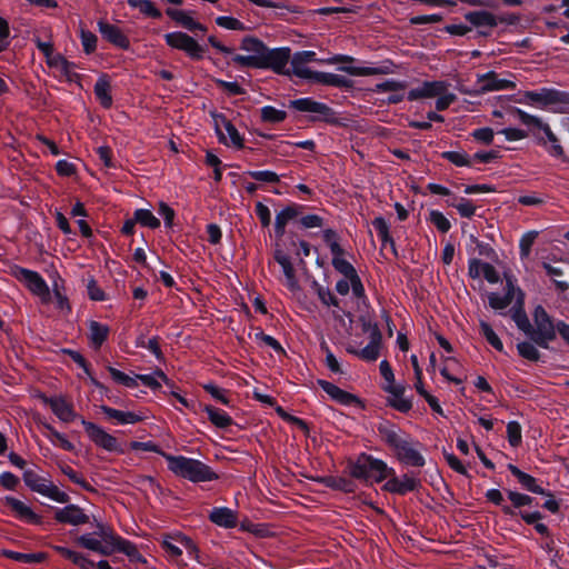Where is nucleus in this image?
Masks as SVG:
<instances>
[{
  "label": "nucleus",
  "instance_id": "6",
  "mask_svg": "<svg viewBox=\"0 0 569 569\" xmlns=\"http://www.w3.org/2000/svg\"><path fill=\"white\" fill-rule=\"evenodd\" d=\"M386 441L393 448L397 459L406 465L422 467L425 465L423 457L408 442L400 438V436L392 431H386Z\"/></svg>",
  "mask_w": 569,
  "mask_h": 569
},
{
  "label": "nucleus",
  "instance_id": "46",
  "mask_svg": "<svg viewBox=\"0 0 569 569\" xmlns=\"http://www.w3.org/2000/svg\"><path fill=\"white\" fill-rule=\"evenodd\" d=\"M519 355L530 361H538L540 353L537 348L530 342H521L517 346Z\"/></svg>",
  "mask_w": 569,
  "mask_h": 569
},
{
  "label": "nucleus",
  "instance_id": "51",
  "mask_svg": "<svg viewBox=\"0 0 569 569\" xmlns=\"http://www.w3.org/2000/svg\"><path fill=\"white\" fill-rule=\"evenodd\" d=\"M138 9L141 13H143L147 17L153 18V19H161L162 13L159 9L156 8L152 1L150 0H141L140 4L138 6Z\"/></svg>",
  "mask_w": 569,
  "mask_h": 569
},
{
  "label": "nucleus",
  "instance_id": "25",
  "mask_svg": "<svg viewBox=\"0 0 569 569\" xmlns=\"http://www.w3.org/2000/svg\"><path fill=\"white\" fill-rule=\"evenodd\" d=\"M523 306V293L518 290V297L516 301V306L512 309V319L517 323L518 328L522 330L526 335L531 333V323L522 308Z\"/></svg>",
  "mask_w": 569,
  "mask_h": 569
},
{
  "label": "nucleus",
  "instance_id": "14",
  "mask_svg": "<svg viewBox=\"0 0 569 569\" xmlns=\"http://www.w3.org/2000/svg\"><path fill=\"white\" fill-rule=\"evenodd\" d=\"M98 30L101 37L111 44L120 48L128 49L130 47L129 38L121 31V29L108 21L100 19L98 21Z\"/></svg>",
  "mask_w": 569,
  "mask_h": 569
},
{
  "label": "nucleus",
  "instance_id": "16",
  "mask_svg": "<svg viewBox=\"0 0 569 569\" xmlns=\"http://www.w3.org/2000/svg\"><path fill=\"white\" fill-rule=\"evenodd\" d=\"M20 273L26 280L29 290L33 295L38 296L42 303H49L51 301L50 289L37 272L28 269H21Z\"/></svg>",
  "mask_w": 569,
  "mask_h": 569
},
{
  "label": "nucleus",
  "instance_id": "34",
  "mask_svg": "<svg viewBox=\"0 0 569 569\" xmlns=\"http://www.w3.org/2000/svg\"><path fill=\"white\" fill-rule=\"evenodd\" d=\"M101 410L112 419L118 420L120 423H136L142 420V418L133 412H123L120 410L112 409L107 406H101Z\"/></svg>",
  "mask_w": 569,
  "mask_h": 569
},
{
  "label": "nucleus",
  "instance_id": "52",
  "mask_svg": "<svg viewBox=\"0 0 569 569\" xmlns=\"http://www.w3.org/2000/svg\"><path fill=\"white\" fill-rule=\"evenodd\" d=\"M443 19L441 13H432V14H422V16H415L410 18V23L412 26H421V24H428V23H437L440 22Z\"/></svg>",
  "mask_w": 569,
  "mask_h": 569
},
{
  "label": "nucleus",
  "instance_id": "58",
  "mask_svg": "<svg viewBox=\"0 0 569 569\" xmlns=\"http://www.w3.org/2000/svg\"><path fill=\"white\" fill-rule=\"evenodd\" d=\"M249 174L258 181L277 183L279 182V176L271 171H251Z\"/></svg>",
  "mask_w": 569,
  "mask_h": 569
},
{
  "label": "nucleus",
  "instance_id": "27",
  "mask_svg": "<svg viewBox=\"0 0 569 569\" xmlns=\"http://www.w3.org/2000/svg\"><path fill=\"white\" fill-rule=\"evenodd\" d=\"M319 386L335 400L348 405L353 401H357V397L340 389L336 385L328 382L326 380H319Z\"/></svg>",
  "mask_w": 569,
  "mask_h": 569
},
{
  "label": "nucleus",
  "instance_id": "31",
  "mask_svg": "<svg viewBox=\"0 0 569 569\" xmlns=\"http://www.w3.org/2000/svg\"><path fill=\"white\" fill-rule=\"evenodd\" d=\"M509 470L513 476L518 478V480L531 492L538 495H546L545 490L536 483V479L530 475L522 472L519 468L513 465H509Z\"/></svg>",
  "mask_w": 569,
  "mask_h": 569
},
{
  "label": "nucleus",
  "instance_id": "9",
  "mask_svg": "<svg viewBox=\"0 0 569 569\" xmlns=\"http://www.w3.org/2000/svg\"><path fill=\"white\" fill-rule=\"evenodd\" d=\"M23 480L29 488L40 495L47 496L60 503H66L69 501V496L66 492L60 491L59 488L50 481L41 482L37 475L32 471H26L23 475Z\"/></svg>",
  "mask_w": 569,
  "mask_h": 569
},
{
  "label": "nucleus",
  "instance_id": "42",
  "mask_svg": "<svg viewBox=\"0 0 569 569\" xmlns=\"http://www.w3.org/2000/svg\"><path fill=\"white\" fill-rule=\"evenodd\" d=\"M80 40L86 53H92L97 49L98 38L97 36L86 29L80 30Z\"/></svg>",
  "mask_w": 569,
  "mask_h": 569
},
{
  "label": "nucleus",
  "instance_id": "20",
  "mask_svg": "<svg viewBox=\"0 0 569 569\" xmlns=\"http://www.w3.org/2000/svg\"><path fill=\"white\" fill-rule=\"evenodd\" d=\"M479 87L475 90L476 93H485L489 91L505 90L515 88V82L510 80L497 79L495 73H487L479 78Z\"/></svg>",
  "mask_w": 569,
  "mask_h": 569
},
{
  "label": "nucleus",
  "instance_id": "45",
  "mask_svg": "<svg viewBox=\"0 0 569 569\" xmlns=\"http://www.w3.org/2000/svg\"><path fill=\"white\" fill-rule=\"evenodd\" d=\"M321 481L328 487L342 490L345 492H353L352 483L345 478L327 477L322 478Z\"/></svg>",
  "mask_w": 569,
  "mask_h": 569
},
{
  "label": "nucleus",
  "instance_id": "29",
  "mask_svg": "<svg viewBox=\"0 0 569 569\" xmlns=\"http://www.w3.org/2000/svg\"><path fill=\"white\" fill-rule=\"evenodd\" d=\"M6 503L21 518L30 522L40 523V518L22 501L7 497Z\"/></svg>",
  "mask_w": 569,
  "mask_h": 569
},
{
  "label": "nucleus",
  "instance_id": "49",
  "mask_svg": "<svg viewBox=\"0 0 569 569\" xmlns=\"http://www.w3.org/2000/svg\"><path fill=\"white\" fill-rule=\"evenodd\" d=\"M508 441L512 447L521 443V427L517 421H511L507 425Z\"/></svg>",
  "mask_w": 569,
  "mask_h": 569
},
{
  "label": "nucleus",
  "instance_id": "59",
  "mask_svg": "<svg viewBox=\"0 0 569 569\" xmlns=\"http://www.w3.org/2000/svg\"><path fill=\"white\" fill-rule=\"evenodd\" d=\"M61 471L73 482L80 485L82 488H84L88 491H94V489L88 485L82 478L78 476L76 471H73L70 467L64 466L61 467Z\"/></svg>",
  "mask_w": 569,
  "mask_h": 569
},
{
  "label": "nucleus",
  "instance_id": "12",
  "mask_svg": "<svg viewBox=\"0 0 569 569\" xmlns=\"http://www.w3.org/2000/svg\"><path fill=\"white\" fill-rule=\"evenodd\" d=\"M81 423L83 425L88 437L99 447L103 448L108 451H114L118 449L117 439L98 427L97 425L86 421L81 419Z\"/></svg>",
  "mask_w": 569,
  "mask_h": 569
},
{
  "label": "nucleus",
  "instance_id": "10",
  "mask_svg": "<svg viewBox=\"0 0 569 569\" xmlns=\"http://www.w3.org/2000/svg\"><path fill=\"white\" fill-rule=\"evenodd\" d=\"M525 98L540 107L569 104V93L556 89L543 88L540 91H526Z\"/></svg>",
  "mask_w": 569,
  "mask_h": 569
},
{
  "label": "nucleus",
  "instance_id": "23",
  "mask_svg": "<svg viewBox=\"0 0 569 569\" xmlns=\"http://www.w3.org/2000/svg\"><path fill=\"white\" fill-rule=\"evenodd\" d=\"M209 518L217 526L224 528H234L238 521L237 512L229 508H216L211 511Z\"/></svg>",
  "mask_w": 569,
  "mask_h": 569
},
{
  "label": "nucleus",
  "instance_id": "30",
  "mask_svg": "<svg viewBox=\"0 0 569 569\" xmlns=\"http://www.w3.org/2000/svg\"><path fill=\"white\" fill-rule=\"evenodd\" d=\"M90 336L89 339L96 349H99L102 343L107 340L109 336V327L106 325H101L98 321H91L90 325Z\"/></svg>",
  "mask_w": 569,
  "mask_h": 569
},
{
  "label": "nucleus",
  "instance_id": "13",
  "mask_svg": "<svg viewBox=\"0 0 569 569\" xmlns=\"http://www.w3.org/2000/svg\"><path fill=\"white\" fill-rule=\"evenodd\" d=\"M311 83L332 86L338 88H352L353 82L346 76L338 73H296Z\"/></svg>",
  "mask_w": 569,
  "mask_h": 569
},
{
  "label": "nucleus",
  "instance_id": "22",
  "mask_svg": "<svg viewBox=\"0 0 569 569\" xmlns=\"http://www.w3.org/2000/svg\"><path fill=\"white\" fill-rule=\"evenodd\" d=\"M418 486L419 481L417 479L405 475L402 479L396 477L389 479L385 483L383 489L389 492L403 495L407 491L416 490Z\"/></svg>",
  "mask_w": 569,
  "mask_h": 569
},
{
  "label": "nucleus",
  "instance_id": "63",
  "mask_svg": "<svg viewBox=\"0 0 569 569\" xmlns=\"http://www.w3.org/2000/svg\"><path fill=\"white\" fill-rule=\"evenodd\" d=\"M442 156L446 159H448L449 161H451L453 164L459 166V167H465V166L470 164V161L466 156H463L459 152H456V151H447V152H443Z\"/></svg>",
  "mask_w": 569,
  "mask_h": 569
},
{
  "label": "nucleus",
  "instance_id": "21",
  "mask_svg": "<svg viewBox=\"0 0 569 569\" xmlns=\"http://www.w3.org/2000/svg\"><path fill=\"white\" fill-rule=\"evenodd\" d=\"M214 121H216V132L219 137L220 142L226 144L227 139H226V136L222 133V131L219 128V121H221L223 123L227 132L230 136L232 144L234 147H237L238 149H242L244 147L243 138L239 134L236 127L229 120H227L223 116H214Z\"/></svg>",
  "mask_w": 569,
  "mask_h": 569
},
{
  "label": "nucleus",
  "instance_id": "1",
  "mask_svg": "<svg viewBox=\"0 0 569 569\" xmlns=\"http://www.w3.org/2000/svg\"><path fill=\"white\" fill-rule=\"evenodd\" d=\"M240 49L249 53V58L254 61L252 69L271 71H289L286 69L290 60V48L279 47L270 49L261 39L254 36L242 38Z\"/></svg>",
  "mask_w": 569,
  "mask_h": 569
},
{
  "label": "nucleus",
  "instance_id": "44",
  "mask_svg": "<svg viewBox=\"0 0 569 569\" xmlns=\"http://www.w3.org/2000/svg\"><path fill=\"white\" fill-rule=\"evenodd\" d=\"M333 267L342 273L348 280L356 278L357 271L356 269L343 258H333L332 260Z\"/></svg>",
  "mask_w": 569,
  "mask_h": 569
},
{
  "label": "nucleus",
  "instance_id": "64",
  "mask_svg": "<svg viewBox=\"0 0 569 569\" xmlns=\"http://www.w3.org/2000/svg\"><path fill=\"white\" fill-rule=\"evenodd\" d=\"M315 287L317 288V293H318L320 300L325 305H327V306H330V305L337 306L338 305L337 299L332 296V293L330 292L329 289L322 288V287L318 286L317 283H315Z\"/></svg>",
  "mask_w": 569,
  "mask_h": 569
},
{
  "label": "nucleus",
  "instance_id": "39",
  "mask_svg": "<svg viewBox=\"0 0 569 569\" xmlns=\"http://www.w3.org/2000/svg\"><path fill=\"white\" fill-rule=\"evenodd\" d=\"M381 340L371 339L370 343L363 348L361 351H357L355 349L348 348L347 350L350 353L359 355L361 358L366 360H376L379 355V346Z\"/></svg>",
  "mask_w": 569,
  "mask_h": 569
},
{
  "label": "nucleus",
  "instance_id": "5",
  "mask_svg": "<svg viewBox=\"0 0 569 569\" xmlns=\"http://www.w3.org/2000/svg\"><path fill=\"white\" fill-rule=\"evenodd\" d=\"M392 473L393 470L389 469L382 460L366 455H362L357 462L350 466V475L365 481L373 478L376 482H381Z\"/></svg>",
  "mask_w": 569,
  "mask_h": 569
},
{
  "label": "nucleus",
  "instance_id": "19",
  "mask_svg": "<svg viewBox=\"0 0 569 569\" xmlns=\"http://www.w3.org/2000/svg\"><path fill=\"white\" fill-rule=\"evenodd\" d=\"M54 518L61 523H70L72 526H78L89 521V517L74 505H69L66 508L58 510Z\"/></svg>",
  "mask_w": 569,
  "mask_h": 569
},
{
  "label": "nucleus",
  "instance_id": "3",
  "mask_svg": "<svg viewBox=\"0 0 569 569\" xmlns=\"http://www.w3.org/2000/svg\"><path fill=\"white\" fill-rule=\"evenodd\" d=\"M99 531L97 532L102 540L106 542V546L101 543V541L93 539L89 536H81L77 538V543L92 551H97L103 556H110L114 550L121 551L126 553L128 557L133 558L139 561H143L141 556L137 549V547L130 541L123 540L120 537L113 535V532L107 528L106 526L99 523Z\"/></svg>",
  "mask_w": 569,
  "mask_h": 569
},
{
  "label": "nucleus",
  "instance_id": "57",
  "mask_svg": "<svg viewBox=\"0 0 569 569\" xmlns=\"http://www.w3.org/2000/svg\"><path fill=\"white\" fill-rule=\"evenodd\" d=\"M88 295L92 301H103L106 299L104 291L98 286L94 279L88 282Z\"/></svg>",
  "mask_w": 569,
  "mask_h": 569
},
{
  "label": "nucleus",
  "instance_id": "32",
  "mask_svg": "<svg viewBox=\"0 0 569 569\" xmlns=\"http://www.w3.org/2000/svg\"><path fill=\"white\" fill-rule=\"evenodd\" d=\"M380 372L388 382L386 390L390 395L399 396L400 393L405 392V388L402 386L395 383V376L388 361L385 360L380 363Z\"/></svg>",
  "mask_w": 569,
  "mask_h": 569
},
{
  "label": "nucleus",
  "instance_id": "8",
  "mask_svg": "<svg viewBox=\"0 0 569 569\" xmlns=\"http://www.w3.org/2000/svg\"><path fill=\"white\" fill-rule=\"evenodd\" d=\"M164 39L169 47L184 51L192 59H201L204 53L203 47L184 32H169Z\"/></svg>",
  "mask_w": 569,
  "mask_h": 569
},
{
  "label": "nucleus",
  "instance_id": "4",
  "mask_svg": "<svg viewBox=\"0 0 569 569\" xmlns=\"http://www.w3.org/2000/svg\"><path fill=\"white\" fill-rule=\"evenodd\" d=\"M163 457L169 462V469L176 476L192 482L212 481L219 478L214 471L198 460L170 455H163Z\"/></svg>",
  "mask_w": 569,
  "mask_h": 569
},
{
  "label": "nucleus",
  "instance_id": "38",
  "mask_svg": "<svg viewBox=\"0 0 569 569\" xmlns=\"http://www.w3.org/2000/svg\"><path fill=\"white\" fill-rule=\"evenodd\" d=\"M372 224L378 230V233L382 240V246L385 247L386 243H390L391 249H392L393 253L396 254L395 241L389 233V227H388L386 220L381 217H378L372 221Z\"/></svg>",
  "mask_w": 569,
  "mask_h": 569
},
{
  "label": "nucleus",
  "instance_id": "35",
  "mask_svg": "<svg viewBox=\"0 0 569 569\" xmlns=\"http://www.w3.org/2000/svg\"><path fill=\"white\" fill-rule=\"evenodd\" d=\"M204 411L208 413L210 422L217 428L224 429L232 423V419L228 415L218 411L211 406H206Z\"/></svg>",
  "mask_w": 569,
  "mask_h": 569
},
{
  "label": "nucleus",
  "instance_id": "15",
  "mask_svg": "<svg viewBox=\"0 0 569 569\" xmlns=\"http://www.w3.org/2000/svg\"><path fill=\"white\" fill-rule=\"evenodd\" d=\"M465 19L476 28L488 27L490 29L496 28L499 22L515 23L517 17L512 16L509 20L503 18H497L493 13L485 10L469 11L465 14Z\"/></svg>",
  "mask_w": 569,
  "mask_h": 569
},
{
  "label": "nucleus",
  "instance_id": "36",
  "mask_svg": "<svg viewBox=\"0 0 569 569\" xmlns=\"http://www.w3.org/2000/svg\"><path fill=\"white\" fill-rule=\"evenodd\" d=\"M299 214L298 210L293 207H287L276 217V232L278 237H282L284 233V227L287 222Z\"/></svg>",
  "mask_w": 569,
  "mask_h": 569
},
{
  "label": "nucleus",
  "instance_id": "37",
  "mask_svg": "<svg viewBox=\"0 0 569 569\" xmlns=\"http://www.w3.org/2000/svg\"><path fill=\"white\" fill-rule=\"evenodd\" d=\"M2 555L17 560V561H23V562H41L47 559V555L44 552H38V553H20L9 550H3Z\"/></svg>",
  "mask_w": 569,
  "mask_h": 569
},
{
  "label": "nucleus",
  "instance_id": "54",
  "mask_svg": "<svg viewBox=\"0 0 569 569\" xmlns=\"http://www.w3.org/2000/svg\"><path fill=\"white\" fill-rule=\"evenodd\" d=\"M403 393L399 396H392L388 399V403L395 409L407 412L411 409V402L402 397Z\"/></svg>",
  "mask_w": 569,
  "mask_h": 569
},
{
  "label": "nucleus",
  "instance_id": "7",
  "mask_svg": "<svg viewBox=\"0 0 569 569\" xmlns=\"http://www.w3.org/2000/svg\"><path fill=\"white\" fill-rule=\"evenodd\" d=\"M535 326H531V333L528 336L540 347L548 348L549 341L556 338L555 326L546 312V310L538 306L535 310Z\"/></svg>",
  "mask_w": 569,
  "mask_h": 569
},
{
  "label": "nucleus",
  "instance_id": "2",
  "mask_svg": "<svg viewBox=\"0 0 569 569\" xmlns=\"http://www.w3.org/2000/svg\"><path fill=\"white\" fill-rule=\"evenodd\" d=\"M356 59L346 54H328L327 57L318 58L315 51L303 50L296 53L290 52L291 69L289 71H312L308 68L311 62L319 64H336L335 71H385L378 67H359L355 66Z\"/></svg>",
  "mask_w": 569,
  "mask_h": 569
},
{
  "label": "nucleus",
  "instance_id": "40",
  "mask_svg": "<svg viewBox=\"0 0 569 569\" xmlns=\"http://www.w3.org/2000/svg\"><path fill=\"white\" fill-rule=\"evenodd\" d=\"M134 217L137 222L144 227L154 229L160 226L159 219L150 210L139 209L134 212Z\"/></svg>",
  "mask_w": 569,
  "mask_h": 569
},
{
  "label": "nucleus",
  "instance_id": "47",
  "mask_svg": "<svg viewBox=\"0 0 569 569\" xmlns=\"http://www.w3.org/2000/svg\"><path fill=\"white\" fill-rule=\"evenodd\" d=\"M108 371L110 372V375L114 381H117L126 387L133 388L138 385L137 377L136 378L129 377L124 372H122L113 367H108Z\"/></svg>",
  "mask_w": 569,
  "mask_h": 569
},
{
  "label": "nucleus",
  "instance_id": "43",
  "mask_svg": "<svg viewBox=\"0 0 569 569\" xmlns=\"http://www.w3.org/2000/svg\"><path fill=\"white\" fill-rule=\"evenodd\" d=\"M286 116L287 114L284 111L277 110L272 107H264L261 110V119L264 122H270V123L281 122L286 119Z\"/></svg>",
  "mask_w": 569,
  "mask_h": 569
},
{
  "label": "nucleus",
  "instance_id": "17",
  "mask_svg": "<svg viewBox=\"0 0 569 569\" xmlns=\"http://www.w3.org/2000/svg\"><path fill=\"white\" fill-rule=\"evenodd\" d=\"M40 399L50 406L53 413L63 422H71L77 419V413L73 410L71 403H69L63 397L49 398L44 395L39 396Z\"/></svg>",
  "mask_w": 569,
  "mask_h": 569
},
{
  "label": "nucleus",
  "instance_id": "26",
  "mask_svg": "<svg viewBox=\"0 0 569 569\" xmlns=\"http://www.w3.org/2000/svg\"><path fill=\"white\" fill-rule=\"evenodd\" d=\"M274 260L282 267L286 278L288 280L289 287L292 290L298 289V280L296 278L295 268H293L289 257L287 254H284L282 250L276 249Z\"/></svg>",
  "mask_w": 569,
  "mask_h": 569
},
{
  "label": "nucleus",
  "instance_id": "50",
  "mask_svg": "<svg viewBox=\"0 0 569 569\" xmlns=\"http://www.w3.org/2000/svg\"><path fill=\"white\" fill-rule=\"evenodd\" d=\"M241 528L259 538H268L273 536V532H271L266 526L253 525L251 522H242Z\"/></svg>",
  "mask_w": 569,
  "mask_h": 569
},
{
  "label": "nucleus",
  "instance_id": "28",
  "mask_svg": "<svg viewBox=\"0 0 569 569\" xmlns=\"http://www.w3.org/2000/svg\"><path fill=\"white\" fill-rule=\"evenodd\" d=\"M516 288L510 278H507V292L503 297L497 293L489 295V305L492 309L501 310L507 308L515 298Z\"/></svg>",
  "mask_w": 569,
  "mask_h": 569
},
{
  "label": "nucleus",
  "instance_id": "56",
  "mask_svg": "<svg viewBox=\"0 0 569 569\" xmlns=\"http://www.w3.org/2000/svg\"><path fill=\"white\" fill-rule=\"evenodd\" d=\"M538 237V231H530L526 233L520 240V250L522 257H528L530 253V248Z\"/></svg>",
  "mask_w": 569,
  "mask_h": 569
},
{
  "label": "nucleus",
  "instance_id": "53",
  "mask_svg": "<svg viewBox=\"0 0 569 569\" xmlns=\"http://www.w3.org/2000/svg\"><path fill=\"white\" fill-rule=\"evenodd\" d=\"M430 221L438 228L441 232H447L451 224L449 220L439 211L430 212Z\"/></svg>",
  "mask_w": 569,
  "mask_h": 569
},
{
  "label": "nucleus",
  "instance_id": "41",
  "mask_svg": "<svg viewBox=\"0 0 569 569\" xmlns=\"http://www.w3.org/2000/svg\"><path fill=\"white\" fill-rule=\"evenodd\" d=\"M217 26L224 28L227 30H236V31H243L246 30V26L242 21L238 20L237 18L229 17V16H220L216 18Z\"/></svg>",
  "mask_w": 569,
  "mask_h": 569
},
{
  "label": "nucleus",
  "instance_id": "48",
  "mask_svg": "<svg viewBox=\"0 0 569 569\" xmlns=\"http://www.w3.org/2000/svg\"><path fill=\"white\" fill-rule=\"evenodd\" d=\"M480 327H481V330L487 339V341L493 347L496 348L497 350L501 351L503 346H502V342L501 340L499 339V337L495 333V331L492 330V328L490 327L489 323L485 322V321H480Z\"/></svg>",
  "mask_w": 569,
  "mask_h": 569
},
{
  "label": "nucleus",
  "instance_id": "18",
  "mask_svg": "<svg viewBox=\"0 0 569 569\" xmlns=\"http://www.w3.org/2000/svg\"><path fill=\"white\" fill-rule=\"evenodd\" d=\"M447 84L442 81L425 82L420 88L409 92V100L430 99L446 93Z\"/></svg>",
  "mask_w": 569,
  "mask_h": 569
},
{
  "label": "nucleus",
  "instance_id": "61",
  "mask_svg": "<svg viewBox=\"0 0 569 569\" xmlns=\"http://www.w3.org/2000/svg\"><path fill=\"white\" fill-rule=\"evenodd\" d=\"M471 27L467 26V24H462V23H452V24H447L445 28H443V31L451 34V36H459V37H463L466 36L467 33H469L471 31Z\"/></svg>",
  "mask_w": 569,
  "mask_h": 569
},
{
  "label": "nucleus",
  "instance_id": "11",
  "mask_svg": "<svg viewBox=\"0 0 569 569\" xmlns=\"http://www.w3.org/2000/svg\"><path fill=\"white\" fill-rule=\"evenodd\" d=\"M290 107L302 112L319 113L327 123L341 124L338 118L335 117L333 110L325 103L306 98L291 101Z\"/></svg>",
  "mask_w": 569,
  "mask_h": 569
},
{
  "label": "nucleus",
  "instance_id": "60",
  "mask_svg": "<svg viewBox=\"0 0 569 569\" xmlns=\"http://www.w3.org/2000/svg\"><path fill=\"white\" fill-rule=\"evenodd\" d=\"M56 170L60 177H71L77 172L74 164L67 160H59L56 164Z\"/></svg>",
  "mask_w": 569,
  "mask_h": 569
},
{
  "label": "nucleus",
  "instance_id": "55",
  "mask_svg": "<svg viewBox=\"0 0 569 569\" xmlns=\"http://www.w3.org/2000/svg\"><path fill=\"white\" fill-rule=\"evenodd\" d=\"M9 37H10L9 23L4 18L0 17V52L7 50V48L9 47V44H10Z\"/></svg>",
  "mask_w": 569,
  "mask_h": 569
},
{
  "label": "nucleus",
  "instance_id": "33",
  "mask_svg": "<svg viewBox=\"0 0 569 569\" xmlns=\"http://www.w3.org/2000/svg\"><path fill=\"white\" fill-rule=\"evenodd\" d=\"M111 83L107 77H102L94 86V92L104 108L112 106V97L110 94Z\"/></svg>",
  "mask_w": 569,
  "mask_h": 569
},
{
  "label": "nucleus",
  "instance_id": "24",
  "mask_svg": "<svg viewBox=\"0 0 569 569\" xmlns=\"http://www.w3.org/2000/svg\"><path fill=\"white\" fill-rule=\"evenodd\" d=\"M166 13L172 20L180 23L183 28H186L187 30H189L191 32H196L198 30L199 31L206 30V28L200 22L196 21L192 17H190L182 10L168 8L166 10Z\"/></svg>",
  "mask_w": 569,
  "mask_h": 569
},
{
  "label": "nucleus",
  "instance_id": "62",
  "mask_svg": "<svg viewBox=\"0 0 569 569\" xmlns=\"http://www.w3.org/2000/svg\"><path fill=\"white\" fill-rule=\"evenodd\" d=\"M362 329L366 332L370 333V339L373 340H381L382 336L377 325L371 323L369 320H367L365 317L360 318Z\"/></svg>",
  "mask_w": 569,
  "mask_h": 569
}]
</instances>
